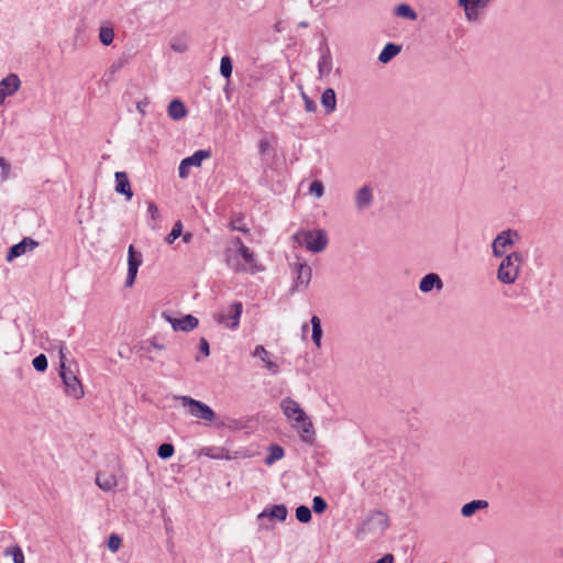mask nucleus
I'll list each match as a JSON object with an SVG mask.
<instances>
[{"label": "nucleus", "mask_w": 563, "mask_h": 563, "mask_svg": "<svg viewBox=\"0 0 563 563\" xmlns=\"http://www.w3.org/2000/svg\"><path fill=\"white\" fill-rule=\"evenodd\" d=\"M280 408L287 419L297 423L296 428L300 432L301 440L305 442H312L313 440V424L300 405L290 397L282 400Z\"/></svg>", "instance_id": "nucleus-1"}, {"label": "nucleus", "mask_w": 563, "mask_h": 563, "mask_svg": "<svg viewBox=\"0 0 563 563\" xmlns=\"http://www.w3.org/2000/svg\"><path fill=\"white\" fill-rule=\"evenodd\" d=\"M21 87V80L16 74H9L0 80V106L4 103L5 98L15 95Z\"/></svg>", "instance_id": "nucleus-14"}, {"label": "nucleus", "mask_w": 563, "mask_h": 563, "mask_svg": "<svg viewBox=\"0 0 563 563\" xmlns=\"http://www.w3.org/2000/svg\"><path fill=\"white\" fill-rule=\"evenodd\" d=\"M443 283L440 276L435 273H429L423 276L419 283V290L421 292H429L432 289L441 290Z\"/></svg>", "instance_id": "nucleus-18"}, {"label": "nucleus", "mask_w": 563, "mask_h": 563, "mask_svg": "<svg viewBox=\"0 0 563 563\" xmlns=\"http://www.w3.org/2000/svg\"><path fill=\"white\" fill-rule=\"evenodd\" d=\"M328 507V504L327 501L320 497V496H316L313 499H312V509L316 514H322L324 512V510L327 509Z\"/></svg>", "instance_id": "nucleus-43"}, {"label": "nucleus", "mask_w": 563, "mask_h": 563, "mask_svg": "<svg viewBox=\"0 0 563 563\" xmlns=\"http://www.w3.org/2000/svg\"><path fill=\"white\" fill-rule=\"evenodd\" d=\"M287 508L285 505H274L271 508H265L260 515L258 520H263L264 518L276 519L278 521H284L287 518Z\"/></svg>", "instance_id": "nucleus-20"}, {"label": "nucleus", "mask_w": 563, "mask_h": 563, "mask_svg": "<svg viewBox=\"0 0 563 563\" xmlns=\"http://www.w3.org/2000/svg\"><path fill=\"white\" fill-rule=\"evenodd\" d=\"M201 455L208 456L213 460H230V452L223 448L218 446H207L201 449Z\"/></svg>", "instance_id": "nucleus-24"}, {"label": "nucleus", "mask_w": 563, "mask_h": 563, "mask_svg": "<svg viewBox=\"0 0 563 563\" xmlns=\"http://www.w3.org/2000/svg\"><path fill=\"white\" fill-rule=\"evenodd\" d=\"M211 152L208 150H198L191 156L184 158L178 167L180 178H187L189 175V168L195 166L199 167L203 159L209 158Z\"/></svg>", "instance_id": "nucleus-11"}, {"label": "nucleus", "mask_w": 563, "mask_h": 563, "mask_svg": "<svg viewBox=\"0 0 563 563\" xmlns=\"http://www.w3.org/2000/svg\"><path fill=\"white\" fill-rule=\"evenodd\" d=\"M177 400L186 407H189V413L195 417L202 419L207 422H212L216 419V412L212 408L205 402L196 400L189 396H177Z\"/></svg>", "instance_id": "nucleus-8"}, {"label": "nucleus", "mask_w": 563, "mask_h": 563, "mask_svg": "<svg viewBox=\"0 0 563 563\" xmlns=\"http://www.w3.org/2000/svg\"><path fill=\"white\" fill-rule=\"evenodd\" d=\"M122 545V539L117 533L110 534L107 547L111 552H117Z\"/></svg>", "instance_id": "nucleus-39"}, {"label": "nucleus", "mask_w": 563, "mask_h": 563, "mask_svg": "<svg viewBox=\"0 0 563 563\" xmlns=\"http://www.w3.org/2000/svg\"><path fill=\"white\" fill-rule=\"evenodd\" d=\"M457 2L464 9L466 19L475 22L488 7L489 0H459Z\"/></svg>", "instance_id": "nucleus-12"}, {"label": "nucleus", "mask_w": 563, "mask_h": 563, "mask_svg": "<svg viewBox=\"0 0 563 563\" xmlns=\"http://www.w3.org/2000/svg\"><path fill=\"white\" fill-rule=\"evenodd\" d=\"M269 148H271V144H269L268 140H266V139L260 140L258 152L261 155H265Z\"/></svg>", "instance_id": "nucleus-48"}, {"label": "nucleus", "mask_w": 563, "mask_h": 563, "mask_svg": "<svg viewBox=\"0 0 563 563\" xmlns=\"http://www.w3.org/2000/svg\"><path fill=\"white\" fill-rule=\"evenodd\" d=\"M252 355L258 357L273 374L278 373V365L271 360L269 352L263 345H256Z\"/></svg>", "instance_id": "nucleus-22"}, {"label": "nucleus", "mask_w": 563, "mask_h": 563, "mask_svg": "<svg viewBox=\"0 0 563 563\" xmlns=\"http://www.w3.org/2000/svg\"><path fill=\"white\" fill-rule=\"evenodd\" d=\"M375 563H394V556L391 554H385L383 558H380Z\"/></svg>", "instance_id": "nucleus-50"}, {"label": "nucleus", "mask_w": 563, "mask_h": 563, "mask_svg": "<svg viewBox=\"0 0 563 563\" xmlns=\"http://www.w3.org/2000/svg\"><path fill=\"white\" fill-rule=\"evenodd\" d=\"M310 322L312 327V341L317 347H320L322 338L321 320L319 319V317L312 316Z\"/></svg>", "instance_id": "nucleus-31"}, {"label": "nucleus", "mask_w": 563, "mask_h": 563, "mask_svg": "<svg viewBox=\"0 0 563 563\" xmlns=\"http://www.w3.org/2000/svg\"><path fill=\"white\" fill-rule=\"evenodd\" d=\"M67 347L65 343L59 344V376L63 380L65 393L68 397L74 399H81L85 395L82 385L78 377L66 368V352Z\"/></svg>", "instance_id": "nucleus-4"}, {"label": "nucleus", "mask_w": 563, "mask_h": 563, "mask_svg": "<svg viewBox=\"0 0 563 563\" xmlns=\"http://www.w3.org/2000/svg\"><path fill=\"white\" fill-rule=\"evenodd\" d=\"M520 240L518 231L507 229L497 234L492 243V252L495 257H503L508 247H511Z\"/></svg>", "instance_id": "nucleus-9"}, {"label": "nucleus", "mask_w": 563, "mask_h": 563, "mask_svg": "<svg viewBox=\"0 0 563 563\" xmlns=\"http://www.w3.org/2000/svg\"><path fill=\"white\" fill-rule=\"evenodd\" d=\"M220 73L224 78H230L232 75V60L230 56H223L220 62Z\"/></svg>", "instance_id": "nucleus-34"}, {"label": "nucleus", "mask_w": 563, "mask_h": 563, "mask_svg": "<svg viewBox=\"0 0 563 563\" xmlns=\"http://www.w3.org/2000/svg\"><path fill=\"white\" fill-rule=\"evenodd\" d=\"M129 63V57L123 55L117 58L110 66V71L112 74L121 70L123 67H125Z\"/></svg>", "instance_id": "nucleus-42"}, {"label": "nucleus", "mask_w": 563, "mask_h": 563, "mask_svg": "<svg viewBox=\"0 0 563 563\" xmlns=\"http://www.w3.org/2000/svg\"><path fill=\"white\" fill-rule=\"evenodd\" d=\"M294 240L312 253H320L328 245V236L323 230L299 231Z\"/></svg>", "instance_id": "nucleus-6"}, {"label": "nucleus", "mask_w": 563, "mask_h": 563, "mask_svg": "<svg viewBox=\"0 0 563 563\" xmlns=\"http://www.w3.org/2000/svg\"><path fill=\"white\" fill-rule=\"evenodd\" d=\"M321 104L327 114H331L336 110V96L332 88H328L322 92Z\"/></svg>", "instance_id": "nucleus-23"}, {"label": "nucleus", "mask_w": 563, "mask_h": 563, "mask_svg": "<svg viewBox=\"0 0 563 563\" xmlns=\"http://www.w3.org/2000/svg\"><path fill=\"white\" fill-rule=\"evenodd\" d=\"M153 346H154V347H156V349H158V350L163 349V346H162V345L156 344V343H153Z\"/></svg>", "instance_id": "nucleus-54"}, {"label": "nucleus", "mask_w": 563, "mask_h": 563, "mask_svg": "<svg viewBox=\"0 0 563 563\" xmlns=\"http://www.w3.org/2000/svg\"><path fill=\"white\" fill-rule=\"evenodd\" d=\"M199 350L203 356H209L210 345H209V342L205 338H201L199 341Z\"/></svg>", "instance_id": "nucleus-47"}, {"label": "nucleus", "mask_w": 563, "mask_h": 563, "mask_svg": "<svg viewBox=\"0 0 563 563\" xmlns=\"http://www.w3.org/2000/svg\"><path fill=\"white\" fill-rule=\"evenodd\" d=\"M292 274L295 276L292 291H302L309 287L312 277V269L306 261L297 258L290 264Z\"/></svg>", "instance_id": "nucleus-7"}, {"label": "nucleus", "mask_w": 563, "mask_h": 563, "mask_svg": "<svg viewBox=\"0 0 563 563\" xmlns=\"http://www.w3.org/2000/svg\"><path fill=\"white\" fill-rule=\"evenodd\" d=\"M401 51V46L388 43L384 46L383 51L380 52L378 56V60L383 64H386L390 62L396 55H398Z\"/></svg>", "instance_id": "nucleus-28"}, {"label": "nucleus", "mask_w": 563, "mask_h": 563, "mask_svg": "<svg viewBox=\"0 0 563 563\" xmlns=\"http://www.w3.org/2000/svg\"><path fill=\"white\" fill-rule=\"evenodd\" d=\"M525 255L521 251H514L504 256L497 268V280L504 285H512L520 275Z\"/></svg>", "instance_id": "nucleus-3"}, {"label": "nucleus", "mask_w": 563, "mask_h": 563, "mask_svg": "<svg viewBox=\"0 0 563 563\" xmlns=\"http://www.w3.org/2000/svg\"><path fill=\"white\" fill-rule=\"evenodd\" d=\"M302 98H303V103H305L306 111L314 112L317 110L316 102L312 99H310L308 96H306L305 93L302 95Z\"/></svg>", "instance_id": "nucleus-46"}, {"label": "nucleus", "mask_w": 563, "mask_h": 563, "mask_svg": "<svg viewBox=\"0 0 563 563\" xmlns=\"http://www.w3.org/2000/svg\"><path fill=\"white\" fill-rule=\"evenodd\" d=\"M488 507V501L483 499L472 500L467 504H465L462 509L461 514L463 517H471L473 516L477 510L485 509Z\"/></svg>", "instance_id": "nucleus-27"}, {"label": "nucleus", "mask_w": 563, "mask_h": 563, "mask_svg": "<svg viewBox=\"0 0 563 563\" xmlns=\"http://www.w3.org/2000/svg\"><path fill=\"white\" fill-rule=\"evenodd\" d=\"M0 168L2 169L3 177L5 178L10 170V166L3 157H0Z\"/></svg>", "instance_id": "nucleus-49"}, {"label": "nucleus", "mask_w": 563, "mask_h": 563, "mask_svg": "<svg viewBox=\"0 0 563 563\" xmlns=\"http://www.w3.org/2000/svg\"><path fill=\"white\" fill-rule=\"evenodd\" d=\"M32 364L36 371L44 372L47 368V358L44 354H40L33 358Z\"/></svg>", "instance_id": "nucleus-41"}, {"label": "nucleus", "mask_w": 563, "mask_h": 563, "mask_svg": "<svg viewBox=\"0 0 563 563\" xmlns=\"http://www.w3.org/2000/svg\"><path fill=\"white\" fill-rule=\"evenodd\" d=\"M192 234L187 232L183 235V240L185 243H189L191 241Z\"/></svg>", "instance_id": "nucleus-51"}, {"label": "nucleus", "mask_w": 563, "mask_h": 563, "mask_svg": "<svg viewBox=\"0 0 563 563\" xmlns=\"http://www.w3.org/2000/svg\"><path fill=\"white\" fill-rule=\"evenodd\" d=\"M163 316L175 331L188 332L196 329L199 324V320L192 314H186L181 318H173L165 313Z\"/></svg>", "instance_id": "nucleus-16"}, {"label": "nucleus", "mask_w": 563, "mask_h": 563, "mask_svg": "<svg viewBox=\"0 0 563 563\" xmlns=\"http://www.w3.org/2000/svg\"><path fill=\"white\" fill-rule=\"evenodd\" d=\"M181 233H183V224H181L180 221H177L174 224L170 233L166 236V239H165L166 243L167 244H173L175 242V240L178 239L181 235Z\"/></svg>", "instance_id": "nucleus-38"}, {"label": "nucleus", "mask_w": 563, "mask_h": 563, "mask_svg": "<svg viewBox=\"0 0 563 563\" xmlns=\"http://www.w3.org/2000/svg\"><path fill=\"white\" fill-rule=\"evenodd\" d=\"M115 191L118 194L124 195L126 200H131L133 197V192L131 190V185L125 172H117L115 175Z\"/></svg>", "instance_id": "nucleus-19"}, {"label": "nucleus", "mask_w": 563, "mask_h": 563, "mask_svg": "<svg viewBox=\"0 0 563 563\" xmlns=\"http://www.w3.org/2000/svg\"><path fill=\"white\" fill-rule=\"evenodd\" d=\"M243 312V305L240 301H234L227 311H220L216 314V321L230 329H236L240 324V319Z\"/></svg>", "instance_id": "nucleus-10"}, {"label": "nucleus", "mask_w": 563, "mask_h": 563, "mask_svg": "<svg viewBox=\"0 0 563 563\" xmlns=\"http://www.w3.org/2000/svg\"><path fill=\"white\" fill-rule=\"evenodd\" d=\"M395 14L397 16H400V18H404V19H407L410 21H415L418 18L416 11L409 4H406V3H401V4L397 5L395 8Z\"/></svg>", "instance_id": "nucleus-32"}, {"label": "nucleus", "mask_w": 563, "mask_h": 563, "mask_svg": "<svg viewBox=\"0 0 563 563\" xmlns=\"http://www.w3.org/2000/svg\"><path fill=\"white\" fill-rule=\"evenodd\" d=\"M96 484L103 492H111L118 486V478L112 473L99 472L96 477Z\"/></svg>", "instance_id": "nucleus-21"}, {"label": "nucleus", "mask_w": 563, "mask_h": 563, "mask_svg": "<svg viewBox=\"0 0 563 563\" xmlns=\"http://www.w3.org/2000/svg\"><path fill=\"white\" fill-rule=\"evenodd\" d=\"M354 201L357 211L367 210L374 202V189L368 185L362 186L356 190Z\"/></svg>", "instance_id": "nucleus-17"}, {"label": "nucleus", "mask_w": 563, "mask_h": 563, "mask_svg": "<svg viewBox=\"0 0 563 563\" xmlns=\"http://www.w3.org/2000/svg\"><path fill=\"white\" fill-rule=\"evenodd\" d=\"M5 554L11 555L14 563H24V554L19 545L8 548Z\"/></svg>", "instance_id": "nucleus-35"}, {"label": "nucleus", "mask_w": 563, "mask_h": 563, "mask_svg": "<svg viewBox=\"0 0 563 563\" xmlns=\"http://www.w3.org/2000/svg\"><path fill=\"white\" fill-rule=\"evenodd\" d=\"M318 70H319L320 77H325V76H328L331 73V70H332V57H331V54H330L329 49H327L320 56L319 62H318Z\"/></svg>", "instance_id": "nucleus-29"}, {"label": "nucleus", "mask_w": 563, "mask_h": 563, "mask_svg": "<svg viewBox=\"0 0 563 563\" xmlns=\"http://www.w3.org/2000/svg\"><path fill=\"white\" fill-rule=\"evenodd\" d=\"M143 257L140 252H136L133 245L128 250V275L125 286L131 287L136 278L139 267L142 265Z\"/></svg>", "instance_id": "nucleus-13"}, {"label": "nucleus", "mask_w": 563, "mask_h": 563, "mask_svg": "<svg viewBox=\"0 0 563 563\" xmlns=\"http://www.w3.org/2000/svg\"><path fill=\"white\" fill-rule=\"evenodd\" d=\"M311 510L307 506H299L296 509V518L302 523H307L311 520Z\"/></svg>", "instance_id": "nucleus-36"}, {"label": "nucleus", "mask_w": 563, "mask_h": 563, "mask_svg": "<svg viewBox=\"0 0 563 563\" xmlns=\"http://www.w3.org/2000/svg\"><path fill=\"white\" fill-rule=\"evenodd\" d=\"M232 230L240 231V232H247L249 229L244 224L243 220L241 218L233 219L230 224Z\"/></svg>", "instance_id": "nucleus-45"}, {"label": "nucleus", "mask_w": 563, "mask_h": 563, "mask_svg": "<svg viewBox=\"0 0 563 563\" xmlns=\"http://www.w3.org/2000/svg\"><path fill=\"white\" fill-rule=\"evenodd\" d=\"M301 330H302V333L305 334L308 331V324L307 323L302 324Z\"/></svg>", "instance_id": "nucleus-53"}, {"label": "nucleus", "mask_w": 563, "mask_h": 563, "mask_svg": "<svg viewBox=\"0 0 563 563\" xmlns=\"http://www.w3.org/2000/svg\"><path fill=\"white\" fill-rule=\"evenodd\" d=\"M167 113L173 120H180L187 115V109L180 100L175 99L169 103Z\"/></svg>", "instance_id": "nucleus-25"}, {"label": "nucleus", "mask_w": 563, "mask_h": 563, "mask_svg": "<svg viewBox=\"0 0 563 563\" xmlns=\"http://www.w3.org/2000/svg\"><path fill=\"white\" fill-rule=\"evenodd\" d=\"M389 521L385 512L376 510L372 511L357 527L356 537L364 538L372 533L374 536L382 534L388 528Z\"/></svg>", "instance_id": "nucleus-5"}, {"label": "nucleus", "mask_w": 563, "mask_h": 563, "mask_svg": "<svg viewBox=\"0 0 563 563\" xmlns=\"http://www.w3.org/2000/svg\"><path fill=\"white\" fill-rule=\"evenodd\" d=\"M38 246V242L32 238H23L19 243L11 246L7 253L5 260L12 262L14 258L34 251Z\"/></svg>", "instance_id": "nucleus-15"}, {"label": "nucleus", "mask_w": 563, "mask_h": 563, "mask_svg": "<svg viewBox=\"0 0 563 563\" xmlns=\"http://www.w3.org/2000/svg\"><path fill=\"white\" fill-rule=\"evenodd\" d=\"M227 265L234 273L255 274L262 272L264 267L257 263L254 252L244 244L235 253L228 251L225 253Z\"/></svg>", "instance_id": "nucleus-2"}, {"label": "nucleus", "mask_w": 563, "mask_h": 563, "mask_svg": "<svg viewBox=\"0 0 563 563\" xmlns=\"http://www.w3.org/2000/svg\"><path fill=\"white\" fill-rule=\"evenodd\" d=\"M175 448L170 443H163L158 446L157 455L163 459L167 460L174 455Z\"/></svg>", "instance_id": "nucleus-37"}, {"label": "nucleus", "mask_w": 563, "mask_h": 563, "mask_svg": "<svg viewBox=\"0 0 563 563\" xmlns=\"http://www.w3.org/2000/svg\"><path fill=\"white\" fill-rule=\"evenodd\" d=\"M147 214L150 216L153 223H150L152 229H156L161 221V214L157 206L154 201H147Z\"/></svg>", "instance_id": "nucleus-33"}, {"label": "nucleus", "mask_w": 563, "mask_h": 563, "mask_svg": "<svg viewBox=\"0 0 563 563\" xmlns=\"http://www.w3.org/2000/svg\"><path fill=\"white\" fill-rule=\"evenodd\" d=\"M114 30L110 22H104L99 29V41L102 45L109 46L113 43Z\"/></svg>", "instance_id": "nucleus-26"}, {"label": "nucleus", "mask_w": 563, "mask_h": 563, "mask_svg": "<svg viewBox=\"0 0 563 563\" xmlns=\"http://www.w3.org/2000/svg\"><path fill=\"white\" fill-rule=\"evenodd\" d=\"M170 48L176 53H185L188 48L187 41L184 38H174L170 43Z\"/></svg>", "instance_id": "nucleus-40"}, {"label": "nucleus", "mask_w": 563, "mask_h": 563, "mask_svg": "<svg viewBox=\"0 0 563 563\" xmlns=\"http://www.w3.org/2000/svg\"><path fill=\"white\" fill-rule=\"evenodd\" d=\"M285 451L284 449L278 444H272L268 448V454L265 457V464L266 465H273L276 461H279L284 457Z\"/></svg>", "instance_id": "nucleus-30"}, {"label": "nucleus", "mask_w": 563, "mask_h": 563, "mask_svg": "<svg viewBox=\"0 0 563 563\" xmlns=\"http://www.w3.org/2000/svg\"><path fill=\"white\" fill-rule=\"evenodd\" d=\"M232 243L239 249L241 247V244H243L242 240L240 238H235Z\"/></svg>", "instance_id": "nucleus-52"}, {"label": "nucleus", "mask_w": 563, "mask_h": 563, "mask_svg": "<svg viewBox=\"0 0 563 563\" xmlns=\"http://www.w3.org/2000/svg\"><path fill=\"white\" fill-rule=\"evenodd\" d=\"M309 192L317 198L322 197L324 194L323 184L320 180L312 181L309 188Z\"/></svg>", "instance_id": "nucleus-44"}]
</instances>
